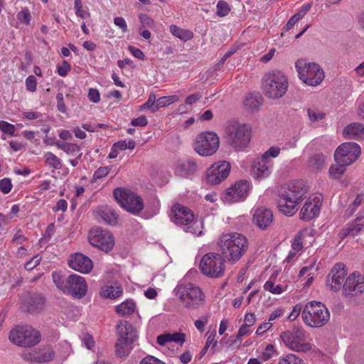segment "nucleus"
Returning a JSON list of instances; mask_svg holds the SVG:
<instances>
[{
    "instance_id": "obj_1",
    "label": "nucleus",
    "mask_w": 364,
    "mask_h": 364,
    "mask_svg": "<svg viewBox=\"0 0 364 364\" xmlns=\"http://www.w3.org/2000/svg\"><path fill=\"white\" fill-rule=\"evenodd\" d=\"M308 190L306 183L301 180L288 183L279 192V211L289 216L293 215L297 210V205L306 198Z\"/></svg>"
},
{
    "instance_id": "obj_2",
    "label": "nucleus",
    "mask_w": 364,
    "mask_h": 364,
    "mask_svg": "<svg viewBox=\"0 0 364 364\" xmlns=\"http://www.w3.org/2000/svg\"><path fill=\"white\" fill-rule=\"evenodd\" d=\"M217 245L224 259L232 264L238 262L248 248L247 238L237 232L223 234Z\"/></svg>"
},
{
    "instance_id": "obj_3",
    "label": "nucleus",
    "mask_w": 364,
    "mask_h": 364,
    "mask_svg": "<svg viewBox=\"0 0 364 364\" xmlns=\"http://www.w3.org/2000/svg\"><path fill=\"white\" fill-rule=\"evenodd\" d=\"M52 279L58 289L75 299L83 298L87 292L85 279L78 274H71L66 276L53 272Z\"/></svg>"
},
{
    "instance_id": "obj_4",
    "label": "nucleus",
    "mask_w": 364,
    "mask_h": 364,
    "mask_svg": "<svg viewBox=\"0 0 364 364\" xmlns=\"http://www.w3.org/2000/svg\"><path fill=\"white\" fill-rule=\"evenodd\" d=\"M251 128L239 122H232L225 129V140L228 145L237 152L245 151L252 137Z\"/></svg>"
},
{
    "instance_id": "obj_5",
    "label": "nucleus",
    "mask_w": 364,
    "mask_h": 364,
    "mask_svg": "<svg viewBox=\"0 0 364 364\" xmlns=\"http://www.w3.org/2000/svg\"><path fill=\"white\" fill-rule=\"evenodd\" d=\"M174 292L183 307L186 309H198L205 303V296L201 289L192 283L178 284Z\"/></svg>"
},
{
    "instance_id": "obj_6",
    "label": "nucleus",
    "mask_w": 364,
    "mask_h": 364,
    "mask_svg": "<svg viewBox=\"0 0 364 364\" xmlns=\"http://www.w3.org/2000/svg\"><path fill=\"white\" fill-rule=\"evenodd\" d=\"M289 82L287 76L279 70H273L264 75L262 79V91L269 99L282 98L287 92Z\"/></svg>"
},
{
    "instance_id": "obj_7",
    "label": "nucleus",
    "mask_w": 364,
    "mask_h": 364,
    "mask_svg": "<svg viewBox=\"0 0 364 364\" xmlns=\"http://www.w3.org/2000/svg\"><path fill=\"white\" fill-rule=\"evenodd\" d=\"M301 317L306 325L312 328H320L328 322L330 312L321 302L312 301L304 306Z\"/></svg>"
},
{
    "instance_id": "obj_8",
    "label": "nucleus",
    "mask_w": 364,
    "mask_h": 364,
    "mask_svg": "<svg viewBox=\"0 0 364 364\" xmlns=\"http://www.w3.org/2000/svg\"><path fill=\"white\" fill-rule=\"evenodd\" d=\"M118 339L115 344L116 353L119 357L128 355L132 343L136 340V329L127 321H120L117 326Z\"/></svg>"
},
{
    "instance_id": "obj_9",
    "label": "nucleus",
    "mask_w": 364,
    "mask_h": 364,
    "mask_svg": "<svg viewBox=\"0 0 364 364\" xmlns=\"http://www.w3.org/2000/svg\"><path fill=\"white\" fill-rule=\"evenodd\" d=\"M295 68L299 77L307 85L316 86L324 78V72L321 66L315 63L299 59L295 63Z\"/></svg>"
},
{
    "instance_id": "obj_10",
    "label": "nucleus",
    "mask_w": 364,
    "mask_h": 364,
    "mask_svg": "<svg viewBox=\"0 0 364 364\" xmlns=\"http://www.w3.org/2000/svg\"><path fill=\"white\" fill-rule=\"evenodd\" d=\"M9 338L14 344L26 348L37 345L41 336L38 331L30 326H18L11 331Z\"/></svg>"
},
{
    "instance_id": "obj_11",
    "label": "nucleus",
    "mask_w": 364,
    "mask_h": 364,
    "mask_svg": "<svg viewBox=\"0 0 364 364\" xmlns=\"http://www.w3.org/2000/svg\"><path fill=\"white\" fill-rule=\"evenodd\" d=\"M280 338L284 345L289 349L306 353L311 350V344L306 341V332L302 328L295 327L283 331Z\"/></svg>"
},
{
    "instance_id": "obj_12",
    "label": "nucleus",
    "mask_w": 364,
    "mask_h": 364,
    "mask_svg": "<svg viewBox=\"0 0 364 364\" xmlns=\"http://www.w3.org/2000/svg\"><path fill=\"white\" fill-rule=\"evenodd\" d=\"M113 194L119 205L134 215H138L144 208L143 199L129 189L117 188Z\"/></svg>"
},
{
    "instance_id": "obj_13",
    "label": "nucleus",
    "mask_w": 364,
    "mask_h": 364,
    "mask_svg": "<svg viewBox=\"0 0 364 364\" xmlns=\"http://www.w3.org/2000/svg\"><path fill=\"white\" fill-rule=\"evenodd\" d=\"M220 146V138L214 132H203L198 134L193 144L194 151L203 157L215 154Z\"/></svg>"
},
{
    "instance_id": "obj_14",
    "label": "nucleus",
    "mask_w": 364,
    "mask_h": 364,
    "mask_svg": "<svg viewBox=\"0 0 364 364\" xmlns=\"http://www.w3.org/2000/svg\"><path fill=\"white\" fill-rule=\"evenodd\" d=\"M225 262L226 260L221 254L208 252L201 258L199 268L204 275L211 278H219L224 274Z\"/></svg>"
},
{
    "instance_id": "obj_15",
    "label": "nucleus",
    "mask_w": 364,
    "mask_h": 364,
    "mask_svg": "<svg viewBox=\"0 0 364 364\" xmlns=\"http://www.w3.org/2000/svg\"><path fill=\"white\" fill-rule=\"evenodd\" d=\"M88 240L92 246L106 252L111 251L114 245L112 234L100 228H92L89 232Z\"/></svg>"
},
{
    "instance_id": "obj_16",
    "label": "nucleus",
    "mask_w": 364,
    "mask_h": 364,
    "mask_svg": "<svg viewBox=\"0 0 364 364\" xmlns=\"http://www.w3.org/2000/svg\"><path fill=\"white\" fill-rule=\"evenodd\" d=\"M252 188L248 180H240L229 187L224 193L223 198L226 203H236L244 200Z\"/></svg>"
},
{
    "instance_id": "obj_17",
    "label": "nucleus",
    "mask_w": 364,
    "mask_h": 364,
    "mask_svg": "<svg viewBox=\"0 0 364 364\" xmlns=\"http://www.w3.org/2000/svg\"><path fill=\"white\" fill-rule=\"evenodd\" d=\"M230 169L231 166L228 161L215 162L207 171V182L211 185L219 184L228 177Z\"/></svg>"
},
{
    "instance_id": "obj_18",
    "label": "nucleus",
    "mask_w": 364,
    "mask_h": 364,
    "mask_svg": "<svg viewBox=\"0 0 364 364\" xmlns=\"http://www.w3.org/2000/svg\"><path fill=\"white\" fill-rule=\"evenodd\" d=\"M345 296H357L364 291V277L358 272L350 274L343 285Z\"/></svg>"
},
{
    "instance_id": "obj_19",
    "label": "nucleus",
    "mask_w": 364,
    "mask_h": 364,
    "mask_svg": "<svg viewBox=\"0 0 364 364\" xmlns=\"http://www.w3.org/2000/svg\"><path fill=\"white\" fill-rule=\"evenodd\" d=\"M347 275L346 266L342 263L336 264L327 277V285L333 291H338L343 285V280Z\"/></svg>"
},
{
    "instance_id": "obj_20",
    "label": "nucleus",
    "mask_w": 364,
    "mask_h": 364,
    "mask_svg": "<svg viewBox=\"0 0 364 364\" xmlns=\"http://www.w3.org/2000/svg\"><path fill=\"white\" fill-rule=\"evenodd\" d=\"M321 200V196H310L301 209L299 213L300 218L303 220L309 221L316 217L320 213Z\"/></svg>"
},
{
    "instance_id": "obj_21",
    "label": "nucleus",
    "mask_w": 364,
    "mask_h": 364,
    "mask_svg": "<svg viewBox=\"0 0 364 364\" xmlns=\"http://www.w3.org/2000/svg\"><path fill=\"white\" fill-rule=\"evenodd\" d=\"M171 218L177 225L184 226L193 221V213L188 208L176 203L172 207Z\"/></svg>"
},
{
    "instance_id": "obj_22",
    "label": "nucleus",
    "mask_w": 364,
    "mask_h": 364,
    "mask_svg": "<svg viewBox=\"0 0 364 364\" xmlns=\"http://www.w3.org/2000/svg\"><path fill=\"white\" fill-rule=\"evenodd\" d=\"M69 267L75 271L83 274H87L93 268L92 261L82 253H75L70 257L68 262Z\"/></svg>"
},
{
    "instance_id": "obj_23",
    "label": "nucleus",
    "mask_w": 364,
    "mask_h": 364,
    "mask_svg": "<svg viewBox=\"0 0 364 364\" xmlns=\"http://www.w3.org/2000/svg\"><path fill=\"white\" fill-rule=\"evenodd\" d=\"M361 154L360 146L355 142H345L336 149L334 159L347 157L348 159H358Z\"/></svg>"
},
{
    "instance_id": "obj_24",
    "label": "nucleus",
    "mask_w": 364,
    "mask_h": 364,
    "mask_svg": "<svg viewBox=\"0 0 364 364\" xmlns=\"http://www.w3.org/2000/svg\"><path fill=\"white\" fill-rule=\"evenodd\" d=\"M273 169L272 161H252L250 173L255 179L268 177Z\"/></svg>"
},
{
    "instance_id": "obj_25",
    "label": "nucleus",
    "mask_w": 364,
    "mask_h": 364,
    "mask_svg": "<svg viewBox=\"0 0 364 364\" xmlns=\"http://www.w3.org/2000/svg\"><path fill=\"white\" fill-rule=\"evenodd\" d=\"M253 221L259 228H267L273 222L272 210L263 207L257 208L253 215Z\"/></svg>"
},
{
    "instance_id": "obj_26",
    "label": "nucleus",
    "mask_w": 364,
    "mask_h": 364,
    "mask_svg": "<svg viewBox=\"0 0 364 364\" xmlns=\"http://www.w3.org/2000/svg\"><path fill=\"white\" fill-rule=\"evenodd\" d=\"M94 215L100 222L103 221L111 225H114L117 223L118 215L114 209L109 206L105 205L97 208L94 210Z\"/></svg>"
},
{
    "instance_id": "obj_27",
    "label": "nucleus",
    "mask_w": 364,
    "mask_h": 364,
    "mask_svg": "<svg viewBox=\"0 0 364 364\" xmlns=\"http://www.w3.org/2000/svg\"><path fill=\"white\" fill-rule=\"evenodd\" d=\"M363 229L364 216H358L340 231L339 237L343 240L348 236L354 237L358 235Z\"/></svg>"
},
{
    "instance_id": "obj_28",
    "label": "nucleus",
    "mask_w": 364,
    "mask_h": 364,
    "mask_svg": "<svg viewBox=\"0 0 364 364\" xmlns=\"http://www.w3.org/2000/svg\"><path fill=\"white\" fill-rule=\"evenodd\" d=\"M44 304L45 299L40 294H28L23 301L25 309L31 313H36L42 310Z\"/></svg>"
},
{
    "instance_id": "obj_29",
    "label": "nucleus",
    "mask_w": 364,
    "mask_h": 364,
    "mask_svg": "<svg viewBox=\"0 0 364 364\" xmlns=\"http://www.w3.org/2000/svg\"><path fill=\"white\" fill-rule=\"evenodd\" d=\"M186 336L183 333H163L157 336V343L164 346L169 343L175 342L182 346L186 341Z\"/></svg>"
},
{
    "instance_id": "obj_30",
    "label": "nucleus",
    "mask_w": 364,
    "mask_h": 364,
    "mask_svg": "<svg viewBox=\"0 0 364 364\" xmlns=\"http://www.w3.org/2000/svg\"><path fill=\"white\" fill-rule=\"evenodd\" d=\"M353 161H335L328 170L329 176L338 179L346 172L347 166L351 165Z\"/></svg>"
},
{
    "instance_id": "obj_31",
    "label": "nucleus",
    "mask_w": 364,
    "mask_h": 364,
    "mask_svg": "<svg viewBox=\"0 0 364 364\" xmlns=\"http://www.w3.org/2000/svg\"><path fill=\"white\" fill-rule=\"evenodd\" d=\"M343 135L346 139H355L364 136V124L359 122L350 123L343 129Z\"/></svg>"
},
{
    "instance_id": "obj_32",
    "label": "nucleus",
    "mask_w": 364,
    "mask_h": 364,
    "mask_svg": "<svg viewBox=\"0 0 364 364\" xmlns=\"http://www.w3.org/2000/svg\"><path fill=\"white\" fill-rule=\"evenodd\" d=\"M198 168V166L194 161H182L176 167V172L181 176L187 177L193 174Z\"/></svg>"
},
{
    "instance_id": "obj_33",
    "label": "nucleus",
    "mask_w": 364,
    "mask_h": 364,
    "mask_svg": "<svg viewBox=\"0 0 364 364\" xmlns=\"http://www.w3.org/2000/svg\"><path fill=\"white\" fill-rule=\"evenodd\" d=\"M262 102L263 97L259 93L250 94L246 96L244 105L246 109L253 112L258 110Z\"/></svg>"
},
{
    "instance_id": "obj_34",
    "label": "nucleus",
    "mask_w": 364,
    "mask_h": 364,
    "mask_svg": "<svg viewBox=\"0 0 364 364\" xmlns=\"http://www.w3.org/2000/svg\"><path fill=\"white\" fill-rule=\"evenodd\" d=\"M136 309L135 303L129 299L123 301L116 306V312L121 316L132 315Z\"/></svg>"
},
{
    "instance_id": "obj_35",
    "label": "nucleus",
    "mask_w": 364,
    "mask_h": 364,
    "mask_svg": "<svg viewBox=\"0 0 364 364\" xmlns=\"http://www.w3.org/2000/svg\"><path fill=\"white\" fill-rule=\"evenodd\" d=\"M183 230L194 235L200 236L203 234V221L201 219H194L189 225H185Z\"/></svg>"
},
{
    "instance_id": "obj_36",
    "label": "nucleus",
    "mask_w": 364,
    "mask_h": 364,
    "mask_svg": "<svg viewBox=\"0 0 364 364\" xmlns=\"http://www.w3.org/2000/svg\"><path fill=\"white\" fill-rule=\"evenodd\" d=\"M169 30L172 35L183 41L191 40L193 37L192 31L188 29H183L176 25H171Z\"/></svg>"
},
{
    "instance_id": "obj_37",
    "label": "nucleus",
    "mask_w": 364,
    "mask_h": 364,
    "mask_svg": "<svg viewBox=\"0 0 364 364\" xmlns=\"http://www.w3.org/2000/svg\"><path fill=\"white\" fill-rule=\"evenodd\" d=\"M123 289L121 286H106L102 290L101 294L107 299H115L122 296Z\"/></svg>"
},
{
    "instance_id": "obj_38",
    "label": "nucleus",
    "mask_w": 364,
    "mask_h": 364,
    "mask_svg": "<svg viewBox=\"0 0 364 364\" xmlns=\"http://www.w3.org/2000/svg\"><path fill=\"white\" fill-rule=\"evenodd\" d=\"M36 353L37 363L49 362L55 357V352L51 347L45 348Z\"/></svg>"
},
{
    "instance_id": "obj_39",
    "label": "nucleus",
    "mask_w": 364,
    "mask_h": 364,
    "mask_svg": "<svg viewBox=\"0 0 364 364\" xmlns=\"http://www.w3.org/2000/svg\"><path fill=\"white\" fill-rule=\"evenodd\" d=\"M55 144L60 149L71 156H74L80 151V146L75 144L65 141H56Z\"/></svg>"
},
{
    "instance_id": "obj_40",
    "label": "nucleus",
    "mask_w": 364,
    "mask_h": 364,
    "mask_svg": "<svg viewBox=\"0 0 364 364\" xmlns=\"http://www.w3.org/2000/svg\"><path fill=\"white\" fill-rule=\"evenodd\" d=\"M287 286L280 284L276 285L271 279L267 280L264 285V289L273 294H281L287 290Z\"/></svg>"
},
{
    "instance_id": "obj_41",
    "label": "nucleus",
    "mask_w": 364,
    "mask_h": 364,
    "mask_svg": "<svg viewBox=\"0 0 364 364\" xmlns=\"http://www.w3.org/2000/svg\"><path fill=\"white\" fill-rule=\"evenodd\" d=\"M148 109L152 113L158 111L157 100L154 93H151L149 96L148 100L140 106V110Z\"/></svg>"
},
{
    "instance_id": "obj_42",
    "label": "nucleus",
    "mask_w": 364,
    "mask_h": 364,
    "mask_svg": "<svg viewBox=\"0 0 364 364\" xmlns=\"http://www.w3.org/2000/svg\"><path fill=\"white\" fill-rule=\"evenodd\" d=\"M279 364H305L304 360L295 354L289 353L281 358Z\"/></svg>"
},
{
    "instance_id": "obj_43",
    "label": "nucleus",
    "mask_w": 364,
    "mask_h": 364,
    "mask_svg": "<svg viewBox=\"0 0 364 364\" xmlns=\"http://www.w3.org/2000/svg\"><path fill=\"white\" fill-rule=\"evenodd\" d=\"M179 100V97L177 95H169L159 97L157 100L158 109L161 107H167L176 102Z\"/></svg>"
},
{
    "instance_id": "obj_44",
    "label": "nucleus",
    "mask_w": 364,
    "mask_h": 364,
    "mask_svg": "<svg viewBox=\"0 0 364 364\" xmlns=\"http://www.w3.org/2000/svg\"><path fill=\"white\" fill-rule=\"evenodd\" d=\"M230 11L229 4L223 0H220L217 4V14L220 17H224L228 14Z\"/></svg>"
},
{
    "instance_id": "obj_45",
    "label": "nucleus",
    "mask_w": 364,
    "mask_h": 364,
    "mask_svg": "<svg viewBox=\"0 0 364 364\" xmlns=\"http://www.w3.org/2000/svg\"><path fill=\"white\" fill-rule=\"evenodd\" d=\"M276 355L277 353L274 346L272 344H268L262 353L261 358L263 361H267Z\"/></svg>"
},
{
    "instance_id": "obj_46",
    "label": "nucleus",
    "mask_w": 364,
    "mask_h": 364,
    "mask_svg": "<svg viewBox=\"0 0 364 364\" xmlns=\"http://www.w3.org/2000/svg\"><path fill=\"white\" fill-rule=\"evenodd\" d=\"M17 19L21 23L28 25L31 20V15L28 9H23L17 14Z\"/></svg>"
},
{
    "instance_id": "obj_47",
    "label": "nucleus",
    "mask_w": 364,
    "mask_h": 364,
    "mask_svg": "<svg viewBox=\"0 0 364 364\" xmlns=\"http://www.w3.org/2000/svg\"><path fill=\"white\" fill-rule=\"evenodd\" d=\"M280 148L276 146H271L262 156L261 159H269L270 158H276L280 154Z\"/></svg>"
},
{
    "instance_id": "obj_48",
    "label": "nucleus",
    "mask_w": 364,
    "mask_h": 364,
    "mask_svg": "<svg viewBox=\"0 0 364 364\" xmlns=\"http://www.w3.org/2000/svg\"><path fill=\"white\" fill-rule=\"evenodd\" d=\"M12 188L11 181L9 178H4L0 181V191L4 193H9Z\"/></svg>"
},
{
    "instance_id": "obj_49",
    "label": "nucleus",
    "mask_w": 364,
    "mask_h": 364,
    "mask_svg": "<svg viewBox=\"0 0 364 364\" xmlns=\"http://www.w3.org/2000/svg\"><path fill=\"white\" fill-rule=\"evenodd\" d=\"M41 261V257L38 255H36L25 264L24 267L26 270L31 271L36 266H38Z\"/></svg>"
},
{
    "instance_id": "obj_50",
    "label": "nucleus",
    "mask_w": 364,
    "mask_h": 364,
    "mask_svg": "<svg viewBox=\"0 0 364 364\" xmlns=\"http://www.w3.org/2000/svg\"><path fill=\"white\" fill-rule=\"evenodd\" d=\"M307 112H308L309 118L310 121H311V122L321 121L325 117V114L323 113H322L321 112H318V111L312 109H309Z\"/></svg>"
},
{
    "instance_id": "obj_51",
    "label": "nucleus",
    "mask_w": 364,
    "mask_h": 364,
    "mask_svg": "<svg viewBox=\"0 0 364 364\" xmlns=\"http://www.w3.org/2000/svg\"><path fill=\"white\" fill-rule=\"evenodd\" d=\"M139 21L144 27L153 28L154 26V20L146 14H141L139 16Z\"/></svg>"
},
{
    "instance_id": "obj_52",
    "label": "nucleus",
    "mask_w": 364,
    "mask_h": 364,
    "mask_svg": "<svg viewBox=\"0 0 364 364\" xmlns=\"http://www.w3.org/2000/svg\"><path fill=\"white\" fill-rule=\"evenodd\" d=\"M0 129L6 134L13 135L15 132V127L7 122L0 121Z\"/></svg>"
},
{
    "instance_id": "obj_53",
    "label": "nucleus",
    "mask_w": 364,
    "mask_h": 364,
    "mask_svg": "<svg viewBox=\"0 0 364 364\" xmlns=\"http://www.w3.org/2000/svg\"><path fill=\"white\" fill-rule=\"evenodd\" d=\"M37 81L33 75H29L26 80V89L30 92H35L36 90Z\"/></svg>"
},
{
    "instance_id": "obj_54",
    "label": "nucleus",
    "mask_w": 364,
    "mask_h": 364,
    "mask_svg": "<svg viewBox=\"0 0 364 364\" xmlns=\"http://www.w3.org/2000/svg\"><path fill=\"white\" fill-rule=\"evenodd\" d=\"M208 316H205L200 319L195 321L194 325L196 328L200 332L203 333L205 330V326L208 323Z\"/></svg>"
},
{
    "instance_id": "obj_55",
    "label": "nucleus",
    "mask_w": 364,
    "mask_h": 364,
    "mask_svg": "<svg viewBox=\"0 0 364 364\" xmlns=\"http://www.w3.org/2000/svg\"><path fill=\"white\" fill-rule=\"evenodd\" d=\"M303 307L301 304H296L292 309L291 312L289 314L288 318L290 321H294L299 316L301 312L302 313Z\"/></svg>"
},
{
    "instance_id": "obj_56",
    "label": "nucleus",
    "mask_w": 364,
    "mask_h": 364,
    "mask_svg": "<svg viewBox=\"0 0 364 364\" xmlns=\"http://www.w3.org/2000/svg\"><path fill=\"white\" fill-rule=\"evenodd\" d=\"M57 107L58 109L62 113L66 112V106L64 102L63 95L61 92H58L56 95Z\"/></svg>"
},
{
    "instance_id": "obj_57",
    "label": "nucleus",
    "mask_w": 364,
    "mask_h": 364,
    "mask_svg": "<svg viewBox=\"0 0 364 364\" xmlns=\"http://www.w3.org/2000/svg\"><path fill=\"white\" fill-rule=\"evenodd\" d=\"M70 69L71 68L70 64L67 61L64 60L62 65L58 67V73L60 76L65 77Z\"/></svg>"
},
{
    "instance_id": "obj_58",
    "label": "nucleus",
    "mask_w": 364,
    "mask_h": 364,
    "mask_svg": "<svg viewBox=\"0 0 364 364\" xmlns=\"http://www.w3.org/2000/svg\"><path fill=\"white\" fill-rule=\"evenodd\" d=\"M83 345L87 348L91 350L95 346V341L91 335L85 334L82 338Z\"/></svg>"
},
{
    "instance_id": "obj_59",
    "label": "nucleus",
    "mask_w": 364,
    "mask_h": 364,
    "mask_svg": "<svg viewBox=\"0 0 364 364\" xmlns=\"http://www.w3.org/2000/svg\"><path fill=\"white\" fill-rule=\"evenodd\" d=\"M87 97L89 100L92 102L97 103L100 101V92L97 89L90 88Z\"/></svg>"
},
{
    "instance_id": "obj_60",
    "label": "nucleus",
    "mask_w": 364,
    "mask_h": 364,
    "mask_svg": "<svg viewBox=\"0 0 364 364\" xmlns=\"http://www.w3.org/2000/svg\"><path fill=\"white\" fill-rule=\"evenodd\" d=\"M114 23L115 26L119 27L123 33H126L128 31L127 23L124 18L116 17L114 18Z\"/></svg>"
},
{
    "instance_id": "obj_61",
    "label": "nucleus",
    "mask_w": 364,
    "mask_h": 364,
    "mask_svg": "<svg viewBox=\"0 0 364 364\" xmlns=\"http://www.w3.org/2000/svg\"><path fill=\"white\" fill-rule=\"evenodd\" d=\"M215 336H216V332L215 331L211 332L208 336L206 343H205V347L203 348V350H205L207 348H208L211 346L213 347H215L217 345V341H215Z\"/></svg>"
},
{
    "instance_id": "obj_62",
    "label": "nucleus",
    "mask_w": 364,
    "mask_h": 364,
    "mask_svg": "<svg viewBox=\"0 0 364 364\" xmlns=\"http://www.w3.org/2000/svg\"><path fill=\"white\" fill-rule=\"evenodd\" d=\"M292 250L298 252L303 247L302 240L300 235H297L294 237L292 243H291Z\"/></svg>"
},
{
    "instance_id": "obj_63",
    "label": "nucleus",
    "mask_w": 364,
    "mask_h": 364,
    "mask_svg": "<svg viewBox=\"0 0 364 364\" xmlns=\"http://www.w3.org/2000/svg\"><path fill=\"white\" fill-rule=\"evenodd\" d=\"M109 173L108 167H100L94 173L93 178L94 179H100L103 177H105Z\"/></svg>"
},
{
    "instance_id": "obj_64",
    "label": "nucleus",
    "mask_w": 364,
    "mask_h": 364,
    "mask_svg": "<svg viewBox=\"0 0 364 364\" xmlns=\"http://www.w3.org/2000/svg\"><path fill=\"white\" fill-rule=\"evenodd\" d=\"M140 364H165V363L152 355H148L141 360V361L140 362Z\"/></svg>"
}]
</instances>
